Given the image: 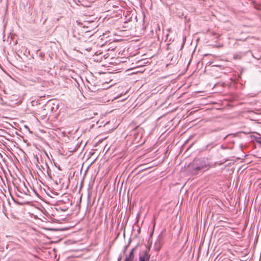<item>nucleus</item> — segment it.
<instances>
[{
  "label": "nucleus",
  "mask_w": 261,
  "mask_h": 261,
  "mask_svg": "<svg viewBox=\"0 0 261 261\" xmlns=\"http://www.w3.org/2000/svg\"><path fill=\"white\" fill-rule=\"evenodd\" d=\"M210 167L211 165L208 159L204 158L195 159L189 166L190 172L193 175H196L200 172L206 171Z\"/></svg>",
  "instance_id": "nucleus-1"
},
{
  "label": "nucleus",
  "mask_w": 261,
  "mask_h": 261,
  "mask_svg": "<svg viewBox=\"0 0 261 261\" xmlns=\"http://www.w3.org/2000/svg\"><path fill=\"white\" fill-rule=\"evenodd\" d=\"M150 248L145 246V249L141 251L139 254V261H149L150 254Z\"/></svg>",
  "instance_id": "nucleus-2"
},
{
  "label": "nucleus",
  "mask_w": 261,
  "mask_h": 261,
  "mask_svg": "<svg viewBox=\"0 0 261 261\" xmlns=\"http://www.w3.org/2000/svg\"><path fill=\"white\" fill-rule=\"evenodd\" d=\"M125 15L124 18V23H127L128 22L132 21L133 18L136 21H137V15H136L134 13H133L132 12L126 11L125 13L124 12L123 15Z\"/></svg>",
  "instance_id": "nucleus-3"
},
{
  "label": "nucleus",
  "mask_w": 261,
  "mask_h": 261,
  "mask_svg": "<svg viewBox=\"0 0 261 261\" xmlns=\"http://www.w3.org/2000/svg\"><path fill=\"white\" fill-rule=\"evenodd\" d=\"M138 245L134 247L129 252L128 255H126L124 261H133L135 257V251L137 249Z\"/></svg>",
  "instance_id": "nucleus-4"
},
{
  "label": "nucleus",
  "mask_w": 261,
  "mask_h": 261,
  "mask_svg": "<svg viewBox=\"0 0 261 261\" xmlns=\"http://www.w3.org/2000/svg\"><path fill=\"white\" fill-rule=\"evenodd\" d=\"M251 138V141H256L259 144V147L261 148V136H255L254 135H251L250 136Z\"/></svg>",
  "instance_id": "nucleus-5"
},
{
  "label": "nucleus",
  "mask_w": 261,
  "mask_h": 261,
  "mask_svg": "<svg viewBox=\"0 0 261 261\" xmlns=\"http://www.w3.org/2000/svg\"><path fill=\"white\" fill-rule=\"evenodd\" d=\"M245 56V54L244 53H237L236 54H234L233 55V58L234 59H238V60H240L242 59V58L243 57V56Z\"/></svg>",
  "instance_id": "nucleus-6"
},
{
  "label": "nucleus",
  "mask_w": 261,
  "mask_h": 261,
  "mask_svg": "<svg viewBox=\"0 0 261 261\" xmlns=\"http://www.w3.org/2000/svg\"><path fill=\"white\" fill-rule=\"evenodd\" d=\"M252 4L255 9L261 10V4L260 3H257L254 1H252Z\"/></svg>",
  "instance_id": "nucleus-7"
},
{
  "label": "nucleus",
  "mask_w": 261,
  "mask_h": 261,
  "mask_svg": "<svg viewBox=\"0 0 261 261\" xmlns=\"http://www.w3.org/2000/svg\"><path fill=\"white\" fill-rule=\"evenodd\" d=\"M39 57L41 58V60H43V58L45 56V54L43 52H40L39 53Z\"/></svg>",
  "instance_id": "nucleus-8"
},
{
  "label": "nucleus",
  "mask_w": 261,
  "mask_h": 261,
  "mask_svg": "<svg viewBox=\"0 0 261 261\" xmlns=\"http://www.w3.org/2000/svg\"><path fill=\"white\" fill-rule=\"evenodd\" d=\"M24 188H25V189L26 190V191H25V190H23V193H24L25 194L27 195V192H29V190H28V189L27 188V187H25V186H24Z\"/></svg>",
  "instance_id": "nucleus-9"
},
{
  "label": "nucleus",
  "mask_w": 261,
  "mask_h": 261,
  "mask_svg": "<svg viewBox=\"0 0 261 261\" xmlns=\"http://www.w3.org/2000/svg\"><path fill=\"white\" fill-rule=\"evenodd\" d=\"M214 36H216L215 37L216 38H218L219 37V35L218 34H216V33H214Z\"/></svg>",
  "instance_id": "nucleus-10"
},
{
  "label": "nucleus",
  "mask_w": 261,
  "mask_h": 261,
  "mask_svg": "<svg viewBox=\"0 0 261 261\" xmlns=\"http://www.w3.org/2000/svg\"><path fill=\"white\" fill-rule=\"evenodd\" d=\"M199 4L202 6H204L205 5V4H204L203 2L199 3Z\"/></svg>",
  "instance_id": "nucleus-11"
},
{
  "label": "nucleus",
  "mask_w": 261,
  "mask_h": 261,
  "mask_svg": "<svg viewBox=\"0 0 261 261\" xmlns=\"http://www.w3.org/2000/svg\"><path fill=\"white\" fill-rule=\"evenodd\" d=\"M228 136V135H225V136H223L222 137H223V140H225L227 137Z\"/></svg>",
  "instance_id": "nucleus-12"
},
{
  "label": "nucleus",
  "mask_w": 261,
  "mask_h": 261,
  "mask_svg": "<svg viewBox=\"0 0 261 261\" xmlns=\"http://www.w3.org/2000/svg\"><path fill=\"white\" fill-rule=\"evenodd\" d=\"M121 257H120L118 258V261H120V260H121Z\"/></svg>",
  "instance_id": "nucleus-13"
},
{
  "label": "nucleus",
  "mask_w": 261,
  "mask_h": 261,
  "mask_svg": "<svg viewBox=\"0 0 261 261\" xmlns=\"http://www.w3.org/2000/svg\"><path fill=\"white\" fill-rule=\"evenodd\" d=\"M201 1H203V2H205V0H201Z\"/></svg>",
  "instance_id": "nucleus-14"
}]
</instances>
